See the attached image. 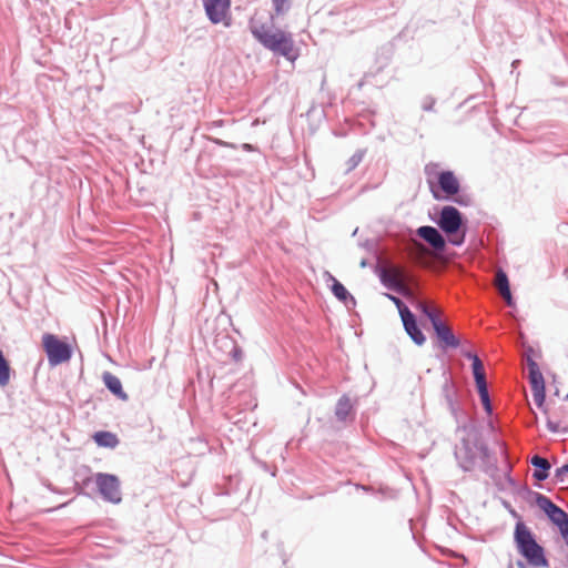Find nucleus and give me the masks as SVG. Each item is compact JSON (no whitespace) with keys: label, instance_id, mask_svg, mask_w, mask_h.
Instances as JSON below:
<instances>
[{"label":"nucleus","instance_id":"29","mask_svg":"<svg viewBox=\"0 0 568 568\" xmlns=\"http://www.w3.org/2000/svg\"><path fill=\"white\" fill-rule=\"evenodd\" d=\"M274 11L277 16H282L288 11L291 4L288 0H273Z\"/></svg>","mask_w":568,"mask_h":568},{"label":"nucleus","instance_id":"44","mask_svg":"<svg viewBox=\"0 0 568 568\" xmlns=\"http://www.w3.org/2000/svg\"><path fill=\"white\" fill-rule=\"evenodd\" d=\"M217 143L221 144V145H227L226 143H224L222 141H219Z\"/></svg>","mask_w":568,"mask_h":568},{"label":"nucleus","instance_id":"45","mask_svg":"<svg viewBox=\"0 0 568 568\" xmlns=\"http://www.w3.org/2000/svg\"><path fill=\"white\" fill-rule=\"evenodd\" d=\"M357 231H358V229H355V231L353 232V235H357Z\"/></svg>","mask_w":568,"mask_h":568},{"label":"nucleus","instance_id":"43","mask_svg":"<svg viewBox=\"0 0 568 568\" xmlns=\"http://www.w3.org/2000/svg\"><path fill=\"white\" fill-rule=\"evenodd\" d=\"M266 536H267V531L265 530V531L262 532V537L265 539Z\"/></svg>","mask_w":568,"mask_h":568},{"label":"nucleus","instance_id":"3","mask_svg":"<svg viewBox=\"0 0 568 568\" xmlns=\"http://www.w3.org/2000/svg\"><path fill=\"white\" fill-rule=\"evenodd\" d=\"M514 544L518 554L534 568H548L545 548L537 541L531 529L519 519L515 524Z\"/></svg>","mask_w":568,"mask_h":568},{"label":"nucleus","instance_id":"13","mask_svg":"<svg viewBox=\"0 0 568 568\" xmlns=\"http://www.w3.org/2000/svg\"><path fill=\"white\" fill-rule=\"evenodd\" d=\"M404 329L409 338L417 345L422 346L426 342V336L423 333L416 315L412 311L402 314L400 316Z\"/></svg>","mask_w":568,"mask_h":568},{"label":"nucleus","instance_id":"38","mask_svg":"<svg viewBox=\"0 0 568 568\" xmlns=\"http://www.w3.org/2000/svg\"><path fill=\"white\" fill-rule=\"evenodd\" d=\"M357 488L359 489H363L364 491H373V488L368 487V486H364V485H357L356 486Z\"/></svg>","mask_w":568,"mask_h":568},{"label":"nucleus","instance_id":"16","mask_svg":"<svg viewBox=\"0 0 568 568\" xmlns=\"http://www.w3.org/2000/svg\"><path fill=\"white\" fill-rule=\"evenodd\" d=\"M442 394L446 400L448 409L454 416H456L460 410L457 386L450 379H446L442 387Z\"/></svg>","mask_w":568,"mask_h":568},{"label":"nucleus","instance_id":"34","mask_svg":"<svg viewBox=\"0 0 568 568\" xmlns=\"http://www.w3.org/2000/svg\"><path fill=\"white\" fill-rule=\"evenodd\" d=\"M460 354H462L465 358H467L468 361H470L471 363H473L474 361H476V359H480V358H479V356H478L475 352L469 351V349H464V348H463V349L460 351Z\"/></svg>","mask_w":568,"mask_h":568},{"label":"nucleus","instance_id":"21","mask_svg":"<svg viewBox=\"0 0 568 568\" xmlns=\"http://www.w3.org/2000/svg\"><path fill=\"white\" fill-rule=\"evenodd\" d=\"M474 382H475V387L478 393V396H479V399H480V403H481V406H483L485 413L487 415H491L493 414V405H491L490 396L488 393L486 377L481 378V379H476Z\"/></svg>","mask_w":568,"mask_h":568},{"label":"nucleus","instance_id":"2","mask_svg":"<svg viewBox=\"0 0 568 568\" xmlns=\"http://www.w3.org/2000/svg\"><path fill=\"white\" fill-rule=\"evenodd\" d=\"M454 455L458 466L465 473L473 471L478 460L480 469L486 474H493L497 469L495 457L481 439L462 438L460 443L455 446Z\"/></svg>","mask_w":568,"mask_h":568},{"label":"nucleus","instance_id":"5","mask_svg":"<svg viewBox=\"0 0 568 568\" xmlns=\"http://www.w3.org/2000/svg\"><path fill=\"white\" fill-rule=\"evenodd\" d=\"M432 220L438 225L440 231L450 235L448 239L449 244L462 246L465 243L468 220L457 207L445 205Z\"/></svg>","mask_w":568,"mask_h":568},{"label":"nucleus","instance_id":"36","mask_svg":"<svg viewBox=\"0 0 568 568\" xmlns=\"http://www.w3.org/2000/svg\"><path fill=\"white\" fill-rule=\"evenodd\" d=\"M359 245L368 252H373L375 251L376 242L374 240H365L364 242L359 243Z\"/></svg>","mask_w":568,"mask_h":568},{"label":"nucleus","instance_id":"11","mask_svg":"<svg viewBox=\"0 0 568 568\" xmlns=\"http://www.w3.org/2000/svg\"><path fill=\"white\" fill-rule=\"evenodd\" d=\"M433 331L437 347L440 351L447 353L460 347V338L444 322L434 327Z\"/></svg>","mask_w":568,"mask_h":568},{"label":"nucleus","instance_id":"23","mask_svg":"<svg viewBox=\"0 0 568 568\" xmlns=\"http://www.w3.org/2000/svg\"><path fill=\"white\" fill-rule=\"evenodd\" d=\"M416 308L426 320L429 321L433 328L443 322L438 313L428 305L419 303Z\"/></svg>","mask_w":568,"mask_h":568},{"label":"nucleus","instance_id":"31","mask_svg":"<svg viewBox=\"0 0 568 568\" xmlns=\"http://www.w3.org/2000/svg\"><path fill=\"white\" fill-rule=\"evenodd\" d=\"M566 475H568V464H564L562 466L556 468L554 475L556 483H564Z\"/></svg>","mask_w":568,"mask_h":568},{"label":"nucleus","instance_id":"4","mask_svg":"<svg viewBox=\"0 0 568 568\" xmlns=\"http://www.w3.org/2000/svg\"><path fill=\"white\" fill-rule=\"evenodd\" d=\"M424 173L433 197L437 201L449 199L460 191V182L452 170H439L438 163H428Z\"/></svg>","mask_w":568,"mask_h":568},{"label":"nucleus","instance_id":"8","mask_svg":"<svg viewBox=\"0 0 568 568\" xmlns=\"http://www.w3.org/2000/svg\"><path fill=\"white\" fill-rule=\"evenodd\" d=\"M97 489L104 501L118 505L122 501L121 483L116 475L97 473L94 475Z\"/></svg>","mask_w":568,"mask_h":568},{"label":"nucleus","instance_id":"9","mask_svg":"<svg viewBox=\"0 0 568 568\" xmlns=\"http://www.w3.org/2000/svg\"><path fill=\"white\" fill-rule=\"evenodd\" d=\"M529 372V384L536 406L541 409L546 402V382L539 365L531 357L527 361Z\"/></svg>","mask_w":568,"mask_h":568},{"label":"nucleus","instance_id":"30","mask_svg":"<svg viewBox=\"0 0 568 568\" xmlns=\"http://www.w3.org/2000/svg\"><path fill=\"white\" fill-rule=\"evenodd\" d=\"M446 200L452 201L460 206H468L471 203V199L467 194L459 193L450 195V197Z\"/></svg>","mask_w":568,"mask_h":568},{"label":"nucleus","instance_id":"40","mask_svg":"<svg viewBox=\"0 0 568 568\" xmlns=\"http://www.w3.org/2000/svg\"><path fill=\"white\" fill-rule=\"evenodd\" d=\"M561 538L564 539L565 544L568 546V530L561 535Z\"/></svg>","mask_w":568,"mask_h":568},{"label":"nucleus","instance_id":"46","mask_svg":"<svg viewBox=\"0 0 568 568\" xmlns=\"http://www.w3.org/2000/svg\"><path fill=\"white\" fill-rule=\"evenodd\" d=\"M565 400H567V402H568V393H567V394H566V396H565Z\"/></svg>","mask_w":568,"mask_h":568},{"label":"nucleus","instance_id":"39","mask_svg":"<svg viewBox=\"0 0 568 568\" xmlns=\"http://www.w3.org/2000/svg\"><path fill=\"white\" fill-rule=\"evenodd\" d=\"M367 265H368V261L366 258H362V261L359 262V266L362 268H365Z\"/></svg>","mask_w":568,"mask_h":568},{"label":"nucleus","instance_id":"20","mask_svg":"<svg viewBox=\"0 0 568 568\" xmlns=\"http://www.w3.org/2000/svg\"><path fill=\"white\" fill-rule=\"evenodd\" d=\"M92 438L99 447H103V448L113 449L120 443L118 436L114 433L109 432V430H98L93 434Z\"/></svg>","mask_w":568,"mask_h":568},{"label":"nucleus","instance_id":"37","mask_svg":"<svg viewBox=\"0 0 568 568\" xmlns=\"http://www.w3.org/2000/svg\"><path fill=\"white\" fill-rule=\"evenodd\" d=\"M516 566H517L518 568H530V567H531L530 565H528V564H527V561H526V560L524 561V560H521V559H518V560L516 561Z\"/></svg>","mask_w":568,"mask_h":568},{"label":"nucleus","instance_id":"25","mask_svg":"<svg viewBox=\"0 0 568 568\" xmlns=\"http://www.w3.org/2000/svg\"><path fill=\"white\" fill-rule=\"evenodd\" d=\"M366 154L365 149H358L346 162L347 172L353 171L357 165L363 161L364 155Z\"/></svg>","mask_w":568,"mask_h":568},{"label":"nucleus","instance_id":"27","mask_svg":"<svg viewBox=\"0 0 568 568\" xmlns=\"http://www.w3.org/2000/svg\"><path fill=\"white\" fill-rule=\"evenodd\" d=\"M384 296L396 305L399 316H402V314L407 313V311H410L409 307L405 304V302L398 296H395L392 293H384Z\"/></svg>","mask_w":568,"mask_h":568},{"label":"nucleus","instance_id":"14","mask_svg":"<svg viewBox=\"0 0 568 568\" xmlns=\"http://www.w3.org/2000/svg\"><path fill=\"white\" fill-rule=\"evenodd\" d=\"M417 235L428 243L433 248L443 251L448 241L445 240L440 231L432 225L419 226L416 231Z\"/></svg>","mask_w":568,"mask_h":568},{"label":"nucleus","instance_id":"33","mask_svg":"<svg viewBox=\"0 0 568 568\" xmlns=\"http://www.w3.org/2000/svg\"><path fill=\"white\" fill-rule=\"evenodd\" d=\"M325 85H326V74H323L322 77V81H321V88H320V92L322 94V98H327L328 100V104H332L331 100L334 98L333 94L329 92V91H326L325 89Z\"/></svg>","mask_w":568,"mask_h":568},{"label":"nucleus","instance_id":"1","mask_svg":"<svg viewBox=\"0 0 568 568\" xmlns=\"http://www.w3.org/2000/svg\"><path fill=\"white\" fill-rule=\"evenodd\" d=\"M248 30L253 38L266 50L275 55L284 57L288 61H295L298 53L295 50L293 34L280 28L268 27L266 23L252 19Z\"/></svg>","mask_w":568,"mask_h":568},{"label":"nucleus","instance_id":"6","mask_svg":"<svg viewBox=\"0 0 568 568\" xmlns=\"http://www.w3.org/2000/svg\"><path fill=\"white\" fill-rule=\"evenodd\" d=\"M42 347L51 367L67 363L72 357L71 344L55 334L44 333L42 335Z\"/></svg>","mask_w":568,"mask_h":568},{"label":"nucleus","instance_id":"41","mask_svg":"<svg viewBox=\"0 0 568 568\" xmlns=\"http://www.w3.org/2000/svg\"><path fill=\"white\" fill-rule=\"evenodd\" d=\"M243 146H244L245 150H251L252 149L251 144H244Z\"/></svg>","mask_w":568,"mask_h":568},{"label":"nucleus","instance_id":"19","mask_svg":"<svg viewBox=\"0 0 568 568\" xmlns=\"http://www.w3.org/2000/svg\"><path fill=\"white\" fill-rule=\"evenodd\" d=\"M334 414L338 422H346L349 417L355 416V410L351 403V398L346 394L342 395L337 399Z\"/></svg>","mask_w":568,"mask_h":568},{"label":"nucleus","instance_id":"35","mask_svg":"<svg viewBox=\"0 0 568 568\" xmlns=\"http://www.w3.org/2000/svg\"><path fill=\"white\" fill-rule=\"evenodd\" d=\"M546 426H547V429L551 433H559L560 432V426H559V423L557 422H554L551 419H547V423H546Z\"/></svg>","mask_w":568,"mask_h":568},{"label":"nucleus","instance_id":"47","mask_svg":"<svg viewBox=\"0 0 568 568\" xmlns=\"http://www.w3.org/2000/svg\"><path fill=\"white\" fill-rule=\"evenodd\" d=\"M507 568H514V567H513V565L510 564V565H508V567H507Z\"/></svg>","mask_w":568,"mask_h":568},{"label":"nucleus","instance_id":"7","mask_svg":"<svg viewBox=\"0 0 568 568\" xmlns=\"http://www.w3.org/2000/svg\"><path fill=\"white\" fill-rule=\"evenodd\" d=\"M534 500L549 521L558 528L560 536L568 530V514L561 507L540 493H534Z\"/></svg>","mask_w":568,"mask_h":568},{"label":"nucleus","instance_id":"18","mask_svg":"<svg viewBox=\"0 0 568 568\" xmlns=\"http://www.w3.org/2000/svg\"><path fill=\"white\" fill-rule=\"evenodd\" d=\"M530 464L534 467L532 478L535 480L544 481L549 477L551 464L547 458L536 454L530 458Z\"/></svg>","mask_w":568,"mask_h":568},{"label":"nucleus","instance_id":"28","mask_svg":"<svg viewBox=\"0 0 568 568\" xmlns=\"http://www.w3.org/2000/svg\"><path fill=\"white\" fill-rule=\"evenodd\" d=\"M471 373L474 381L485 378V371L480 359H476L471 363Z\"/></svg>","mask_w":568,"mask_h":568},{"label":"nucleus","instance_id":"22","mask_svg":"<svg viewBox=\"0 0 568 568\" xmlns=\"http://www.w3.org/2000/svg\"><path fill=\"white\" fill-rule=\"evenodd\" d=\"M12 368L0 348V387H6L11 378Z\"/></svg>","mask_w":568,"mask_h":568},{"label":"nucleus","instance_id":"26","mask_svg":"<svg viewBox=\"0 0 568 568\" xmlns=\"http://www.w3.org/2000/svg\"><path fill=\"white\" fill-rule=\"evenodd\" d=\"M225 343L231 345L230 356L234 362H240L243 358V351L241 346L234 341L227 337H224Z\"/></svg>","mask_w":568,"mask_h":568},{"label":"nucleus","instance_id":"24","mask_svg":"<svg viewBox=\"0 0 568 568\" xmlns=\"http://www.w3.org/2000/svg\"><path fill=\"white\" fill-rule=\"evenodd\" d=\"M498 283H499V290H500L501 294L507 300V304L509 306H511L514 304V300H513V295H511V291H510L509 280H508L507 274L503 271L499 274Z\"/></svg>","mask_w":568,"mask_h":568},{"label":"nucleus","instance_id":"32","mask_svg":"<svg viewBox=\"0 0 568 568\" xmlns=\"http://www.w3.org/2000/svg\"><path fill=\"white\" fill-rule=\"evenodd\" d=\"M436 103V99L433 98L432 95H426L424 99H423V102H422V109L423 111H426V112H432L434 111V105Z\"/></svg>","mask_w":568,"mask_h":568},{"label":"nucleus","instance_id":"10","mask_svg":"<svg viewBox=\"0 0 568 568\" xmlns=\"http://www.w3.org/2000/svg\"><path fill=\"white\" fill-rule=\"evenodd\" d=\"M202 2L205 14L211 23H223L226 28L231 27V0H202Z\"/></svg>","mask_w":568,"mask_h":568},{"label":"nucleus","instance_id":"17","mask_svg":"<svg viewBox=\"0 0 568 568\" xmlns=\"http://www.w3.org/2000/svg\"><path fill=\"white\" fill-rule=\"evenodd\" d=\"M102 381L104 383L105 388L114 395L116 398L121 400H128L129 396L124 392L122 383L118 376L112 374L111 372H103Z\"/></svg>","mask_w":568,"mask_h":568},{"label":"nucleus","instance_id":"12","mask_svg":"<svg viewBox=\"0 0 568 568\" xmlns=\"http://www.w3.org/2000/svg\"><path fill=\"white\" fill-rule=\"evenodd\" d=\"M325 281L329 286L332 294L345 305L347 310L354 308L356 306L355 297L349 293V291L345 287V285L339 282L334 275L329 272H325L324 274Z\"/></svg>","mask_w":568,"mask_h":568},{"label":"nucleus","instance_id":"48","mask_svg":"<svg viewBox=\"0 0 568 568\" xmlns=\"http://www.w3.org/2000/svg\"><path fill=\"white\" fill-rule=\"evenodd\" d=\"M564 432H565V433H568V428H565V429H564Z\"/></svg>","mask_w":568,"mask_h":568},{"label":"nucleus","instance_id":"15","mask_svg":"<svg viewBox=\"0 0 568 568\" xmlns=\"http://www.w3.org/2000/svg\"><path fill=\"white\" fill-rule=\"evenodd\" d=\"M374 273L378 277L381 284L390 292H395L398 294L403 293V284L399 278L393 274H390L385 267L381 265H375Z\"/></svg>","mask_w":568,"mask_h":568},{"label":"nucleus","instance_id":"42","mask_svg":"<svg viewBox=\"0 0 568 568\" xmlns=\"http://www.w3.org/2000/svg\"><path fill=\"white\" fill-rule=\"evenodd\" d=\"M518 63H519V60H515V61H513L511 65L515 68V67H517Z\"/></svg>","mask_w":568,"mask_h":568}]
</instances>
